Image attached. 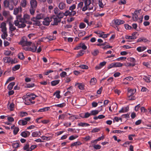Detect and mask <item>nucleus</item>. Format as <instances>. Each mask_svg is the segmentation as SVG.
<instances>
[{
    "label": "nucleus",
    "mask_w": 151,
    "mask_h": 151,
    "mask_svg": "<svg viewBox=\"0 0 151 151\" xmlns=\"http://www.w3.org/2000/svg\"><path fill=\"white\" fill-rule=\"evenodd\" d=\"M41 137L43 140H49L50 139V137L42 136Z\"/></svg>",
    "instance_id": "62"
},
{
    "label": "nucleus",
    "mask_w": 151,
    "mask_h": 151,
    "mask_svg": "<svg viewBox=\"0 0 151 151\" xmlns=\"http://www.w3.org/2000/svg\"><path fill=\"white\" fill-rule=\"evenodd\" d=\"M30 4L31 7L36 8L37 6V2L36 0H31Z\"/></svg>",
    "instance_id": "16"
},
{
    "label": "nucleus",
    "mask_w": 151,
    "mask_h": 151,
    "mask_svg": "<svg viewBox=\"0 0 151 151\" xmlns=\"http://www.w3.org/2000/svg\"><path fill=\"white\" fill-rule=\"evenodd\" d=\"M146 48L145 47H139L137 48V50L139 52H141L144 51Z\"/></svg>",
    "instance_id": "21"
},
{
    "label": "nucleus",
    "mask_w": 151,
    "mask_h": 151,
    "mask_svg": "<svg viewBox=\"0 0 151 151\" xmlns=\"http://www.w3.org/2000/svg\"><path fill=\"white\" fill-rule=\"evenodd\" d=\"M86 24L83 22H81L80 23L79 25V27L81 29H83L86 27Z\"/></svg>",
    "instance_id": "48"
},
{
    "label": "nucleus",
    "mask_w": 151,
    "mask_h": 151,
    "mask_svg": "<svg viewBox=\"0 0 151 151\" xmlns=\"http://www.w3.org/2000/svg\"><path fill=\"white\" fill-rule=\"evenodd\" d=\"M78 125L82 127H87L90 125L89 124L86 123L80 122L78 124Z\"/></svg>",
    "instance_id": "27"
},
{
    "label": "nucleus",
    "mask_w": 151,
    "mask_h": 151,
    "mask_svg": "<svg viewBox=\"0 0 151 151\" xmlns=\"http://www.w3.org/2000/svg\"><path fill=\"white\" fill-rule=\"evenodd\" d=\"M67 73L63 71L60 74V76L61 78H64L65 77Z\"/></svg>",
    "instance_id": "57"
},
{
    "label": "nucleus",
    "mask_w": 151,
    "mask_h": 151,
    "mask_svg": "<svg viewBox=\"0 0 151 151\" xmlns=\"http://www.w3.org/2000/svg\"><path fill=\"white\" fill-rule=\"evenodd\" d=\"M47 39L50 41L52 40L55 39V38L53 35L48 36L47 37Z\"/></svg>",
    "instance_id": "52"
},
{
    "label": "nucleus",
    "mask_w": 151,
    "mask_h": 151,
    "mask_svg": "<svg viewBox=\"0 0 151 151\" xmlns=\"http://www.w3.org/2000/svg\"><path fill=\"white\" fill-rule=\"evenodd\" d=\"M147 39L144 37H141L139 38L137 40V42H147L148 41Z\"/></svg>",
    "instance_id": "19"
},
{
    "label": "nucleus",
    "mask_w": 151,
    "mask_h": 151,
    "mask_svg": "<svg viewBox=\"0 0 151 151\" xmlns=\"http://www.w3.org/2000/svg\"><path fill=\"white\" fill-rule=\"evenodd\" d=\"M125 38L126 39L129 40H134L136 38V37H134L132 36H128L127 35H126L125 36Z\"/></svg>",
    "instance_id": "32"
},
{
    "label": "nucleus",
    "mask_w": 151,
    "mask_h": 151,
    "mask_svg": "<svg viewBox=\"0 0 151 151\" xmlns=\"http://www.w3.org/2000/svg\"><path fill=\"white\" fill-rule=\"evenodd\" d=\"M27 96L32 100H34L35 98L37 96L36 95L33 93L28 94Z\"/></svg>",
    "instance_id": "33"
},
{
    "label": "nucleus",
    "mask_w": 151,
    "mask_h": 151,
    "mask_svg": "<svg viewBox=\"0 0 151 151\" xmlns=\"http://www.w3.org/2000/svg\"><path fill=\"white\" fill-rule=\"evenodd\" d=\"M65 105V103H63L62 104H55L54 105L55 106L58 107H59L62 108Z\"/></svg>",
    "instance_id": "45"
},
{
    "label": "nucleus",
    "mask_w": 151,
    "mask_h": 151,
    "mask_svg": "<svg viewBox=\"0 0 151 151\" xmlns=\"http://www.w3.org/2000/svg\"><path fill=\"white\" fill-rule=\"evenodd\" d=\"M91 115V113H89L88 112H87L84 113V117L85 118H88Z\"/></svg>",
    "instance_id": "47"
},
{
    "label": "nucleus",
    "mask_w": 151,
    "mask_h": 151,
    "mask_svg": "<svg viewBox=\"0 0 151 151\" xmlns=\"http://www.w3.org/2000/svg\"><path fill=\"white\" fill-rule=\"evenodd\" d=\"M109 35V34H101L99 36V37L104 38L107 37Z\"/></svg>",
    "instance_id": "60"
},
{
    "label": "nucleus",
    "mask_w": 151,
    "mask_h": 151,
    "mask_svg": "<svg viewBox=\"0 0 151 151\" xmlns=\"http://www.w3.org/2000/svg\"><path fill=\"white\" fill-rule=\"evenodd\" d=\"M21 6L23 7H25L27 5V1L26 0H22L21 3Z\"/></svg>",
    "instance_id": "34"
},
{
    "label": "nucleus",
    "mask_w": 151,
    "mask_h": 151,
    "mask_svg": "<svg viewBox=\"0 0 151 151\" xmlns=\"http://www.w3.org/2000/svg\"><path fill=\"white\" fill-rule=\"evenodd\" d=\"M3 60L5 63H9L11 62L12 63H14L13 60H11L9 57H6L4 58Z\"/></svg>",
    "instance_id": "12"
},
{
    "label": "nucleus",
    "mask_w": 151,
    "mask_h": 151,
    "mask_svg": "<svg viewBox=\"0 0 151 151\" xmlns=\"http://www.w3.org/2000/svg\"><path fill=\"white\" fill-rule=\"evenodd\" d=\"M19 44L21 45L22 46H30L32 44V42H28L25 38H22Z\"/></svg>",
    "instance_id": "4"
},
{
    "label": "nucleus",
    "mask_w": 151,
    "mask_h": 151,
    "mask_svg": "<svg viewBox=\"0 0 151 151\" xmlns=\"http://www.w3.org/2000/svg\"><path fill=\"white\" fill-rule=\"evenodd\" d=\"M19 124L20 125L24 126L27 124V122L26 120L24 119H21L19 120L18 122Z\"/></svg>",
    "instance_id": "18"
},
{
    "label": "nucleus",
    "mask_w": 151,
    "mask_h": 151,
    "mask_svg": "<svg viewBox=\"0 0 151 151\" xmlns=\"http://www.w3.org/2000/svg\"><path fill=\"white\" fill-rule=\"evenodd\" d=\"M127 90V95L128 99L130 100L135 99V97L133 96V95L135 93L136 90L134 89H129V88Z\"/></svg>",
    "instance_id": "2"
},
{
    "label": "nucleus",
    "mask_w": 151,
    "mask_h": 151,
    "mask_svg": "<svg viewBox=\"0 0 151 151\" xmlns=\"http://www.w3.org/2000/svg\"><path fill=\"white\" fill-rule=\"evenodd\" d=\"M124 131L120 130H114L112 131V132L114 133H124Z\"/></svg>",
    "instance_id": "58"
},
{
    "label": "nucleus",
    "mask_w": 151,
    "mask_h": 151,
    "mask_svg": "<svg viewBox=\"0 0 151 151\" xmlns=\"http://www.w3.org/2000/svg\"><path fill=\"white\" fill-rule=\"evenodd\" d=\"M54 21L51 23V25H57L58 23H60L61 21V19L58 18V17H55L53 18Z\"/></svg>",
    "instance_id": "10"
},
{
    "label": "nucleus",
    "mask_w": 151,
    "mask_h": 151,
    "mask_svg": "<svg viewBox=\"0 0 151 151\" xmlns=\"http://www.w3.org/2000/svg\"><path fill=\"white\" fill-rule=\"evenodd\" d=\"M60 81L59 80L52 81L51 82V85L52 86H55L59 83Z\"/></svg>",
    "instance_id": "23"
},
{
    "label": "nucleus",
    "mask_w": 151,
    "mask_h": 151,
    "mask_svg": "<svg viewBox=\"0 0 151 151\" xmlns=\"http://www.w3.org/2000/svg\"><path fill=\"white\" fill-rule=\"evenodd\" d=\"M78 136L77 135H72L70 136L69 138V139L70 140H73L78 137Z\"/></svg>",
    "instance_id": "44"
},
{
    "label": "nucleus",
    "mask_w": 151,
    "mask_h": 151,
    "mask_svg": "<svg viewBox=\"0 0 151 151\" xmlns=\"http://www.w3.org/2000/svg\"><path fill=\"white\" fill-rule=\"evenodd\" d=\"M83 2H81L78 4L77 9H79L78 10H81L83 6Z\"/></svg>",
    "instance_id": "35"
},
{
    "label": "nucleus",
    "mask_w": 151,
    "mask_h": 151,
    "mask_svg": "<svg viewBox=\"0 0 151 151\" xmlns=\"http://www.w3.org/2000/svg\"><path fill=\"white\" fill-rule=\"evenodd\" d=\"M40 131H36L35 132H33L32 133V135L33 137H37L38 136V135L40 136V135L39 134V133H40Z\"/></svg>",
    "instance_id": "31"
},
{
    "label": "nucleus",
    "mask_w": 151,
    "mask_h": 151,
    "mask_svg": "<svg viewBox=\"0 0 151 151\" xmlns=\"http://www.w3.org/2000/svg\"><path fill=\"white\" fill-rule=\"evenodd\" d=\"M59 7L61 10L63 9L65 7V4L63 2H60L59 4Z\"/></svg>",
    "instance_id": "25"
},
{
    "label": "nucleus",
    "mask_w": 151,
    "mask_h": 151,
    "mask_svg": "<svg viewBox=\"0 0 151 151\" xmlns=\"http://www.w3.org/2000/svg\"><path fill=\"white\" fill-rule=\"evenodd\" d=\"M99 111L97 110L91 111V114L92 115H96L99 113Z\"/></svg>",
    "instance_id": "40"
},
{
    "label": "nucleus",
    "mask_w": 151,
    "mask_h": 151,
    "mask_svg": "<svg viewBox=\"0 0 151 151\" xmlns=\"http://www.w3.org/2000/svg\"><path fill=\"white\" fill-rule=\"evenodd\" d=\"M50 109V107H44L43 108H42V109H39L38 110V111L39 112H45V111H48Z\"/></svg>",
    "instance_id": "22"
},
{
    "label": "nucleus",
    "mask_w": 151,
    "mask_h": 151,
    "mask_svg": "<svg viewBox=\"0 0 151 151\" xmlns=\"http://www.w3.org/2000/svg\"><path fill=\"white\" fill-rule=\"evenodd\" d=\"M18 57L20 59L22 60L24 58V57L23 55V54L22 52L18 54Z\"/></svg>",
    "instance_id": "36"
},
{
    "label": "nucleus",
    "mask_w": 151,
    "mask_h": 151,
    "mask_svg": "<svg viewBox=\"0 0 151 151\" xmlns=\"http://www.w3.org/2000/svg\"><path fill=\"white\" fill-rule=\"evenodd\" d=\"M82 144V143L81 142L79 141H77L76 142H74L71 144L70 145V147H73L74 146H79Z\"/></svg>",
    "instance_id": "20"
},
{
    "label": "nucleus",
    "mask_w": 151,
    "mask_h": 151,
    "mask_svg": "<svg viewBox=\"0 0 151 151\" xmlns=\"http://www.w3.org/2000/svg\"><path fill=\"white\" fill-rule=\"evenodd\" d=\"M20 68V65H16L13 68V69L14 70H16L19 69Z\"/></svg>",
    "instance_id": "55"
},
{
    "label": "nucleus",
    "mask_w": 151,
    "mask_h": 151,
    "mask_svg": "<svg viewBox=\"0 0 151 151\" xmlns=\"http://www.w3.org/2000/svg\"><path fill=\"white\" fill-rule=\"evenodd\" d=\"M3 32V34L1 35V38L3 39H5L8 36L7 32Z\"/></svg>",
    "instance_id": "37"
},
{
    "label": "nucleus",
    "mask_w": 151,
    "mask_h": 151,
    "mask_svg": "<svg viewBox=\"0 0 151 151\" xmlns=\"http://www.w3.org/2000/svg\"><path fill=\"white\" fill-rule=\"evenodd\" d=\"M19 128L18 127H15L13 131V134H14V135H16L18 132L19 131Z\"/></svg>",
    "instance_id": "41"
},
{
    "label": "nucleus",
    "mask_w": 151,
    "mask_h": 151,
    "mask_svg": "<svg viewBox=\"0 0 151 151\" xmlns=\"http://www.w3.org/2000/svg\"><path fill=\"white\" fill-rule=\"evenodd\" d=\"M97 81L96 78H93L91 79L90 81V84L91 85H95Z\"/></svg>",
    "instance_id": "29"
},
{
    "label": "nucleus",
    "mask_w": 151,
    "mask_h": 151,
    "mask_svg": "<svg viewBox=\"0 0 151 151\" xmlns=\"http://www.w3.org/2000/svg\"><path fill=\"white\" fill-rule=\"evenodd\" d=\"M122 116L123 118L127 119L129 118V114L127 113V114H123Z\"/></svg>",
    "instance_id": "63"
},
{
    "label": "nucleus",
    "mask_w": 151,
    "mask_h": 151,
    "mask_svg": "<svg viewBox=\"0 0 151 151\" xmlns=\"http://www.w3.org/2000/svg\"><path fill=\"white\" fill-rule=\"evenodd\" d=\"M79 67L82 69H87L88 68V66L84 65H82L79 66Z\"/></svg>",
    "instance_id": "50"
},
{
    "label": "nucleus",
    "mask_w": 151,
    "mask_h": 151,
    "mask_svg": "<svg viewBox=\"0 0 151 151\" xmlns=\"http://www.w3.org/2000/svg\"><path fill=\"white\" fill-rule=\"evenodd\" d=\"M60 91H56L53 94V96L55 95L56 97L58 99H59L60 98Z\"/></svg>",
    "instance_id": "26"
},
{
    "label": "nucleus",
    "mask_w": 151,
    "mask_h": 151,
    "mask_svg": "<svg viewBox=\"0 0 151 151\" xmlns=\"http://www.w3.org/2000/svg\"><path fill=\"white\" fill-rule=\"evenodd\" d=\"M54 12L56 16V17L61 19L63 18L64 16V13L61 12L58 8H56L55 9Z\"/></svg>",
    "instance_id": "3"
},
{
    "label": "nucleus",
    "mask_w": 151,
    "mask_h": 151,
    "mask_svg": "<svg viewBox=\"0 0 151 151\" xmlns=\"http://www.w3.org/2000/svg\"><path fill=\"white\" fill-rule=\"evenodd\" d=\"M52 20V18L51 17H46L44 19V20L42 22V24L44 25L48 26Z\"/></svg>",
    "instance_id": "7"
},
{
    "label": "nucleus",
    "mask_w": 151,
    "mask_h": 151,
    "mask_svg": "<svg viewBox=\"0 0 151 151\" xmlns=\"http://www.w3.org/2000/svg\"><path fill=\"white\" fill-rule=\"evenodd\" d=\"M81 47L84 50H86L87 48V46L85 45V44L83 43H80Z\"/></svg>",
    "instance_id": "46"
},
{
    "label": "nucleus",
    "mask_w": 151,
    "mask_h": 151,
    "mask_svg": "<svg viewBox=\"0 0 151 151\" xmlns=\"http://www.w3.org/2000/svg\"><path fill=\"white\" fill-rule=\"evenodd\" d=\"M37 49V46L35 44H33L31 47H29V51H31L32 52H35Z\"/></svg>",
    "instance_id": "17"
},
{
    "label": "nucleus",
    "mask_w": 151,
    "mask_h": 151,
    "mask_svg": "<svg viewBox=\"0 0 151 151\" xmlns=\"http://www.w3.org/2000/svg\"><path fill=\"white\" fill-rule=\"evenodd\" d=\"M31 20L34 22L33 24L35 26H39L40 22L38 21V19L36 17H33L31 19Z\"/></svg>",
    "instance_id": "14"
},
{
    "label": "nucleus",
    "mask_w": 151,
    "mask_h": 151,
    "mask_svg": "<svg viewBox=\"0 0 151 151\" xmlns=\"http://www.w3.org/2000/svg\"><path fill=\"white\" fill-rule=\"evenodd\" d=\"M35 8H32L31 7L30 9V12L31 14L33 15L34 14L35 10Z\"/></svg>",
    "instance_id": "61"
},
{
    "label": "nucleus",
    "mask_w": 151,
    "mask_h": 151,
    "mask_svg": "<svg viewBox=\"0 0 151 151\" xmlns=\"http://www.w3.org/2000/svg\"><path fill=\"white\" fill-rule=\"evenodd\" d=\"M115 67H121L123 65V64L120 63H114Z\"/></svg>",
    "instance_id": "42"
},
{
    "label": "nucleus",
    "mask_w": 151,
    "mask_h": 151,
    "mask_svg": "<svg viewBox=\"0 0 151 151\" xmlns=\"http://www.w3.org/2000/svg\"><path fill=\"white\" fill-rule=\"evenodd\" d=\"M23 17L25 20H28L30 18V16L27 14H24Z\"/></svg>",
    "instance_id": "53"
},
{
    "label": "nucleus",
    "mask_w": 151,
    "mask_h": 151,
    "mask_svg": "<svg viewBox=\"0 0 151 151\" xmlns=\"http://www.w3.org/2000/svg\"><path fill=\"white\" fill-rule=\"evenodd\" d=\"M14 106V104L12 103L9 106V109L11 111L13 110Z\"/></svg>",
    "instance_id": "64"
},
{
    "label": "nucleus",
    "mask_w": 151,
    "mask_h": 151,
    "mask_svg": "<svg viewBox=\"0 0 151 151\" xmlns=\"http://www.w3.org/2000/svg\"><path fill=\"white\" fill-rule=\"evenodd\" d=\"M15 83L14 82H12L9 84L7 86V88L9 90H12L13 87L15 85Z\"/></svg>",
    "instance_id": "24"
},
{
    "label": "nucleus",
    "mask_w": 151,
    "mask_h": 151,
    "mask_svg": "<svg viewBox=\"0 0 151 151\" xmlns=\"http://www.w3.org/2000/svg\"><path fill=\"white\" fill-rule=\"evenodd\" d=\"M9 29L11 32L14 31L16 29L15 27L12 23H9Z\"/></svg>",
    "instance_id": "28"
},
{
    "label": "nucleus",
    "mask_w": 151,
    "mask_h": 151,
    "mask_svg": "<svg viewBox=\"0 0 151 151\" xmlns=\"http://www.w3.org/2000/svg\"><path fill=\"white\" fill-rule=\"evenodd\" d=\"M20 135L22 137L24 138H26L27 137L26 131L22 132L21 133Z\"/></svg>",
    "instance_id": "54"
},
{
    "label": "nucleus",
    "mask_w": 151,
    "mask_h": 151,
    "mask_svg": "<svg viewBox=\"0 0 151 151\" xmlns=\"http://www.w3.org/2000/svg\"><path fill=\"white\" fill-rule=\"evenodd\" d=\"M149 76H144L143 79L145 80V82L148 83L150 82V78Z\"/></svg>",
    "instance_id": "38"
},
{
    "label": "nucleus",
    "mask_w": 151,
    "mask_h": 151,
    "mask_svg": "<svg viewBox=\"0 0 151 151\" xmlns=\"http://www.w3.org/2000/svg\"><path fill=\"white\" fill-rule=\"evenodd\" d=\"M86 33V32L85 31H82L79 33L78 35V36L79 37H81L83 36H84L85 35Z\"/></svg>",
    "instance_id": "49"
},
{
    "label": "nucleus",
    "mask_w": 151,
    "mask_h": 151,
    "mask_svg": "<svg viewBox=\"0 0 151 151\" xmlns=\"http://www.w3.org/2000/svg\"><path fill=\"white\" fill-rule=\"evenodd\" d=\"M141 11V9L136 10L134 11V13H133L132 18L134 21H136L139 18L138 16Z\"/></svg>",
    "instance_id": "6"
},
{
    "label": "nucleus",
    "mask_w": 151,
    "mask_h": 151,
    "mask_svg": "<svg viewBox=\"0 0 151 151\" xmlns=\"http://www.w3.org/2000/svg\"><path fill=\"white\" fill-rule=\"evenodd\" d=\"M18 3L17 0H6L4 2V6L5 8H8L10 10L13 9L14 5L16 6Z\"/></svg>",
    "instance_id": "1"
},
{
    "label": "nucleus",
    "mask_w": 151,
    "mask_h": 151,
    "mask_svg": "<svg viewBox=\"0 0 151 151\" xmlns=\"http://www.w3.org/2000/svg\"><path fill=\"white\" fill-rule=\"evenodd\" d=\"M28 115V113L26 112L21 111L20 113V116L22 117L27 116Z\"/></svg>",
    "instance_id": "43"
},
{
    "label": "nucleus",
    "mask_w": 151,
    "mask_h": 151,
    "mask_svg": "<svg viewBox=\"0 0 151 151\" xmlns=\"http://www.w3.org/2000/svg\"><path fill=\"white\" fill-rule=\"evenodd\" d=\"M65 116L66 115L65 114H62L60 115L59 116L58 119H61L62 120H64Z\"/></svg>",
    "instance_id": "51"
},
{
    "label": "nucleus",
    "mask_w": 151,
    "mask_h": 151,
    "mask_svg": "<svg viewBox=\"0 0 151 151\" xmlns=\"http://www.w3.org/2000/svg\"><path fill=\"white\" fill-rule=\"evenodd\" d=\"M112 22L114 23L116 25H119L124 23L125 22L124 20L121 19H115L113 20Z\"/></svg>",
    "instance_id": "8"
},
{
    "label": "nucleus",
    "mask_w": 151,
    "mask_h": 151,
    "mask_svg": "<svg viewBox=\"0 0 151 151\" xmlns=\"http://www.w3.org/2000/svg\"><path fill=\"white\" fill-rule=\"evenodd\" d=\"M2 32H7V29L6 27V24L4 22H2L0 26Z\"/></svg>",
    "instance_id": "13"
},
{
    "label": "nucleus",
    "mask_w": 151,
    "mask_h": 151,
    "mask_svg": "<svg viewBox=\"0 0 151 151\" xmlns=\"http://www.w3.org/2000/svg\"><path fill=\"white\" fill-rule=\"evenodd\" d=\"M99 53V51L98 50H95L94 51L92 52V55L94 56H96Z\"/></svg>",
    "instance_id": "56"
},
{
    "label": "nucleus",
    "mask_w": 151,
    "mask_h": 151,
    "mask_svg": "<svg viewBox=\"0 0 151 151\" xmlns=\"http://www.w3.org/2000/svg\"><path fill=\"white\" fill-rule=\"evenodd\" d=\"M32 100L27 96L25 99V102H26L25 103L28 105L30 104V103L34 104L35 103V101H32Z\"/></svg>",
    "instance_id": "15"
},
{
    "label": "nucleus",
    "mask_w": 151,
    "mask_h": 151,
    "mask_svg": "<svg viewBox=\"0 0 151 151\" xmlns=\"http://www.w3.org/2000/svg\"><path fill=\"white\" fill-rule=\"evenodd\" d=\"M36 17L38 20L42 19L44 17V15L43 14H37Z\"/></svg>",
    "instance_id": "30"
},
{
    "label": "nucleus",
    "mask_w": 151,
    "mask_h": 151,
    "mask_svg": "<svg viewBox=\"0 0 151 151\" xmlns=\"http://www.w3.org/2000/svg\"><path fill=\"white\" fill-rule=\"evenodd\" d=\"M127 60L129 61H130L132 63L135 64L136 61L135 59L133 58H127Z\"/></svg>",
    "instance_id": "39"
},
{
    "label": "nucleus",
    "mask_w": 151,
    "mask_h": 151,
    "mask_svg": "<svg viewBox=\"0 0 151 151\" xmlns=\"http://www.w3.org/2000/svg\"><path fill=\"white\" fill-rule=\"evenodd\" d=\"M91 0H83V3H84V6L82 8L83 11H85L88 9V7L89 6L91 3Z\"/></svg>",
    "instance_id": "5"
},
{
    "label": "nucleus",
    "mask_w": 151,
    "mask_h": 151,
    "mask_svg": "<svg viewBox=\"0 0 151 151\" xmlns=\"http://www.w3.org/2000/svg\"><path fill=\"white\" fill-rule=\"evenodd\" d=\"M14 24L16 26H18L19 28H23L25 27L26 25L25 23H22L20 24L18 20H15L14 22Z\"/></svg>",
    "instance_id": "9"
},
{
    "label": "nucleus",
    "mask_w": 151,
    "mask_h": 151,
    "mask_svg": "<svg viewBox=\"0 0 151 151\" xmlns=\"http://www.w3.org/2000/svg\"><path fill=\"white\" fill-rule=\"evenodd\" d=\"M99 5L100 7L103 8L104 7V5L102 2V0H99Z\"/></svg>",
    "instance_id": "59"
},
{
    "label": "nucleus",
    "mask_w": 151,
    "mask_h": 151,
    "mask_svg": "<svg viewBox=\"0 0 151 151\" xmlns=\"http://www.w3.org/2000/svg\"><path fill=\"white\" fill-rule=\"evenodd\" d=\"M16 18V20H18L19 21V23H26V22H27V20H25L23 17V18L22 17V16L21 15H19L17 16Z\"/></svg>",
    "instance_id": "11"
}]
</instances>
